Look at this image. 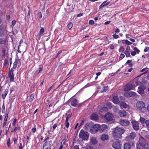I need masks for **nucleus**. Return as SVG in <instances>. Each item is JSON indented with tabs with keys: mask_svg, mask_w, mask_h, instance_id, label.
Returning a JSON list of instances; mask_svg holds the SVG:
<instances>
[{
	"mask_svg": "<svg viewBox=\"0 0 149 149\" xmlns=\"http://www.w3.org/2000/svg\"><path fill=\"white\" fill-rule=\"evenodd\" d=\"M5 30L2 27L0 26V36L2 37L4 35Z\"/></svg>",
	"mask_w": 149,
	"mask_h": 149,
	"instance_id": "obj_19",
	"label": "nucleus"
},
{
	"mask_svg": "<svg viewBox=\"0 0 149 149\" xmlns=\"http://www.w3.org/2000/svg\"><path fill=\"white\" fill-rule=\"evenodd\" d=\"M118 114L120 117L125 116L126 114V112L123 110H120L118 112Z\"/></svg>",
	"mask_w": 149,
	"mask_h": 149,
	"instance_id": "obj_15",
	"label": "nucleus"
},
{
	"mask_svg": "<svg viewBox=\"0 0 149 149\" xmlns=\"http://www.w3.org/2000/svg\"><path fill=\"white\" fill-rule=\"evenodd\" d=\"M143 146L139 143H138L136 145L137 149H141V148L143 147Z\"/></svg>",
	"mask_w": 149,
	"mask_h": 149,
	"instance_id": "obj_25",
	"label": "nucleus"
},
{
	"mask_svg": "<svg viewBox=\"0 0 149 149\" xmlns=\"http://www.w3.org/2000/svg\"><path fill=\"white\" fill-rule=\"evenodd\" d=\"M142 149H148L146 145L145 146H143V148Z\"/></svg>",
	"mask_w": 149,
	"mask_h": 149,
	"instance_id": "obj_64",
	"label": "nucleus"
},
{
	"mask_svg": "<svg viewBox=\"0 0 149 149\" xmlns=\"http://www.w3.org/2000/svg\"><path fill=\"white\" fill-rule=\"evenodd\" d=\"M17 62H18L17 60L16 59L13 63V65H17Z\"/></svg>",
	"mask_w": 149,
	"mask_h": 149,
	"instance_id": "obj_58",
	"label": "nucleus"
},
{
	"mask_svg": "<svg viewBox=\"0 0 149 149\" xmlns=\"http://www.w3.org/2000/svg\"><path fill=\"white\" fill-rule=\"evenodd\" d=\"M65 123H66V127L68 128L69 126V123L68 122V121H65Z\"/></svg>",
	"mask_w": 149,
	"mask_h": 149,
	"instance_id": "obj_52",
	"label": "nucleus"
},
{
	"mask_svg": "<svg viewBox=\"0 0 149 149\" xmlns=\"http://www.w3.org/2000/svg\"><path fill=\"white\" fill-rule=\"evenodd\" d=\"M112 102L114 104H118L119 102V100L118 96H114L113 98Z\"/></svg>",
	"mask_w": 149,
	"mask_h": 149,
	"instance_id": "obj_14",
	"label": "nucleus"
},
{
	"mask_svg": "<svg viewBox=\"0 0 149 149\" xmlns=\"http://www.w3.org/2000/svg\"><path fill=\"white\" fill-rule=\"evenodd\" d=\"M77 100L76 99H74L71 102V104L72 105L74 106L76 105L77 103Z\"/></svg>",
	"mask_w": 149,
	"mask_h": 149,
	"instance_id": "obj_24",
	"label": "nucleus"
},
{
	"mask_svg": "<svg viewBox=\"0 0 149 149\" xmlns=\"http://www.w3.org/2000/svg\"><path fill=\"white\" fill-rule=\"evenodd\" d=\"M43 149H50V147H43Z\"/></svg>",
	"mask_w": 149,
	"mask_h": 149,
	"instance_id": "obj_63",
	"label": "nucleus"
},
{
	"mask_svg": "<svg viewBox=\"0 0 149 149\" xmlns=\"http://www.w3.org/2000/svg\"><path fill=\"white\" fill-rule=\"evenodd\" d=\"M57 124H54L53 126V128L54 130L56 127L57 126Z\"/></svg>",
	"mask_w": 149,
	"mask_h": 149,
	"instance_id": "obj_55",
	"label": "nucleus"
},
{
	"mask_svg": "<svg viewBox=\"0 0 149 149\" xmlns=\"http://www.w3.org/2000/svg\"><path fill=\"white\" fill-rule=\"evenodd\" d=\"M124 149H131V146L129 143H126L124 145Z\"/></svg>",
	"mask_w": 149,
	"mask_h": 149,
	"instance_id": "obj_20",
	"label": "nucleus"
},
{
	"mask_svg": "<svg viewBox=\"0 0 149 149\" xmlns=\"http://www.w3.org/2000/svg\"><path fill=\"white\" fill-rule=\"evenodd\" d=\"M41 35H40V34H39V35H37L36 36L37 38L39 40H40L41 37Z\"/></svg>",
	"mask_w": 149,
	"mask_h": 149,
	"instance_id": "obj_61",
	"label": "nucleus"
},
{
	"mask_svg": "<svg viewBox=\"0 0 149 149\" xmlns=\"http://www.w3.org/2000/svg\"><path fill=\"white\" fill-rule=\"evenodd\" d=\"M139 143L143 145V146H145L146 144V140L142 136L139 137Z\"/></svg>",
	"mask_w": 149,
	"mask_h": 149,
	"instance_id": "obj_9",
	"label": "nucleus"
},
{
	"mask_svg": "<svg viewBox=\"0 0 149 149\" xmlns=\"http://www.w3.org/2000/svg\"><path fill=\"white\" fill-rule=\"evenodd\" d=\"M8 93V91H5L4 94L2 95V97L3 99H4L5 98Z\"/></svg>",
	"mask_w": 149,
	"mask_h": 149,
	"instance_id": "obj_33",
	"label": "nucleus"
},
{
	"mask_svg": "<svg viewBox=\"0 0 149 149\" xmlns=\"http://www.w3.org/2000/svg\"><path fill=\"white\" fill-rule=\"evenodd\" d=\"M124 95L126 97H130V96L129 95V92H125L124 93Z\"/></svg>",
	"mask_w": 149,
	"mask_h": 149,
	"instance_id": "obj_34",
	"label": "nucleus"
},
{
	"mask_svg": "<svg viewBox=\"0 0 149 149\" xmlns=\"http://www.w3.org/2000/svg\"><path fill=\"white\" fill-rule=\"evenodd\" d=\"M54 87V86H53V85H52V86L51 87H50V88H49L47 90V92H49V91H50V90H51V89H52V88H53V87Z\"/></svg>",
	"mask_w": 149,
	"mask_h": 149,
	"instance_id": "obj_57",
	"label": "nucleus"
},
{
	"mask_svg": "<svg viewBox=\"0 0 149 149\" xmlns=\"http://www.w3.org/2000/svg\"><path fill=\"white\" fill-rule=\"evenodd\" d=\"M129 95L130 96V97L132 96H135L136 94L135 93L132 92V91H129Z\"/></svg>",
	"mask_w": 149,
	"mask_h": 149,
	"instance_id": "obj_28",
	"label": "nucleus"
},
{
	"mask_svg": "<svg viewBox=\"0 0 149 149\" xmlns=\"http://www.w3.org/2000/svg\"><path fill=\"white\" fill-rule=\"evenodd\" d=\"M8 114H6V116L4 118V120L5 121H6L7 120L8 117Z\"/></svg>",
	"mask_w": 149,
	"mask_h": 149,
	"instance_id": "obj_51",
	"label": "nucleus"
},
{
	"mask_svg": "<svg viewBox=\"0 0 149 149\" xmlns=\"http://www.w3.org/2000/svg\"><path fill=\"white\" fill-rule=\"evenodd\" d=\"M73 26V24L71 22L69 23L68 25V27L69 29H70Z\"/></svg>",
	"mask_w": 149,
	"mask_h": 149,
	"instance_id": "obj_30",
	"label": "nucleus"
},
{
	"mask_svg": "<svg viewBox=\"0 0 149 149\" xmlns=\"http://www.w3.org/2000/svg\"><path fill=\"white\" fill-rule=\"evenodd\" d=\"M91 125V124L90 123L87 124H86L85 126L87 128L89 129L90 128ZM91 128L90 130H92L93 132H96L99 131L100 132H102L107 130L108 129V127L105 124L100 125L99 124H96L93 127H91Z\"/></svg>",
	"mask_w": 149,
	"mask_h": 149,
	"instance_id": "obj_1",
	"label": "nucleus"
},
{
	"mask_svg": "<svg viewBox=\"0 0 149 149\" xmlns=\"http://www.w3.org/2000/svg\"><path fill=\"white\" fill-rule=\"evenodd\" d=\"M89 23L91 25H92L94 24V22L93 20H90L89 21Z\"/></svg>",
	"mask_w": 149,
	"mask_h": 149,
	"instance_id": "obj_48",
	"label": "nucleus"
},
{
	"mask_svg": "<svg viewBox=\"0 0 149 149\" xmlns=\"http://www.w3.org/2000/svg\"><path fill=\"white\" fill-rule=\"evenodd\" d=\"M10 139H8L7 140V146L8 147H10Z\"/></svg>",
	"mask_w": 149,
	"mask_h": 149,
	"instance_id": "obj_44",
	"label": "nucleus"
},
{
	"mask_svg": "<svg viewBox=\"0 0 149 149\" xmlns=\"http://www.w3.org/2000/svg\"><path fill=\"white\" fill-rule=\"evenodd\" d=\"M8 77L10 79V81H13L14 79V76L13 72H12L11 70L9 71V73L8 74Z\"/></svg>",
	"mask_w": 149,
	"mask_h": 149,
	"instance_id": "obj_13",
	"label": "nucleus"
},
{
	"mask_svg": "<svg viewBox=\"0 0 149 149\" xmlns=\"http://www.w3.org/2000/svg\"><path fill=\"white\" fill-rule=\"evenodd\" d=\"M90 118L92 120H97V116L95 113H93L90 116Z\"/></svg>",
	"mask_w": 149,
	"mask_h": 149,
	"instance_id": "obj_16",
	"label": "nucleus"
},
{
	"mask_svg": "<svg viewBox=\"0 0 149 149\" xmlns=\"http://www.w3.org/2000/svg\"><path fill=\"white\" fill-rule=\"evenodd\" d=\"M112 146L115 149H121V146L119 141H116L113 142L112 144Z\"/></svg>",
	"mask_w": 149,
	"mask_h": 149,
	"instance_id": "obj_5",
	"label": "nucleus"
},
{
	"mask_svg": "<svg viewBox=\"0 0 149 149\" xmlns=\"http://www.w3.org/2000/svg\"><path fill=\"white\" fill-rule=\"evenodd\" d=\"M148 51H149V47H146L144 49V52H146Z\"/></svg>",
	"mask_w": 149,
	"mask_h": 149,
	"instance_id": "obj_47",
	"label": "nucleus"
},
{
	"mask_svg": "<svg viewBox=\"0 0 149 149\" xmlns=\"http://www.w3.org/2000/svg\"><path fill=\"white\" fill-rule=\"evenodd\" d=\"M145 123L147 127H149V120H146Z\"/></svg>",
	"mask_w": 149,
	"mask_h": 149,
	"instance_id": "obj_38",
	"label": "nucleus"
},
{
	"mask_svg": "<svg viewBox=\"0 0 149 149\" xmlns=\"http://www.w3.org/2000/svg\"><path fill=\"white\" fill-rule=\"evenodd\" d=\"M136 52L135 51H132L131 52V54L132 56H134L136 54Z\"/></svg>",
	"mask_w": 149,
	"mask_h": 149,
	"instance_id": "obj_42",
	"label": "nucleus"
},
{
	"mask_svg": "<svg viewBox=\"0 0 149 149\" xmlns=\"http://www.w3.org/2000/svg\"><path fill=\"white\" fill-rule=\"evenodd\" d=\"M38 15L40 18H41L42 17V16L41 12H38Z\"/></svg>",
	"mask_w": 149,
	"mask_h": 149,
	"instance_id": "obj_50",
	"label": "nucleus"
},
{
	"mask_svg": "<svg viewBox=\"0 0 149 149\" xmlns=\"http://www.w3.org/2000/svg\"><path fill=\"white\" fill-rule=\"evenodd\" d=\"M8 58H6L4 61V66H7L8 65Z\"/></svg>",
	"mask_w": 149,
	"mask_h": 149,
	"instance_id": "obj_26",
	"label": "nucleus"
},
{
	"mask_svg": "<svg viewBox=\"0 0 149 149\" xmlns=\"http://www.w3.org/2000/svg\"><path fill=\"white\" fill-rule=\"evenodd\" d=\"M107 106L109 107V108H111L112 106V104L110 103H108L107 104Z\"/></svg>",
	"mask_w": 149,
	"mask_h": 149,
	"instance_id": "obj_40",
	"label": "nucleus"
},
{
	"mask_svg": "<svg viewBox=\"0 0 149 149\" xmlns=\"http://www.w3.org/2000/svg\"><path fill=\"white\" fill-rule=\"evenodd\" d=\"M125 132V130L121 127H116L114 130L113 132V138L116 140H118L119 139H121V135Z\"/></svg>",
	"mask_w": 149,
	"mask_h": 149,
	"instance_id": "obj_2",
	"label": "nucleus"
},
{
	"mask_svg": "<svg viewBox=\"0 0 149 149\" xmlns=\"http://www.w3.org/2000/svg\"><path fill=\"white\" fill-rule=\"evenodd\" d=\"M113 36L115 39H117L119 37L118 35L116 34L113 35Z\"/></svg>",
	"mask_w": 149,
	"mask_h": 149,
	"instance_id": "obj_46",
	"label": "nucleus"
},
{
	"mask_svg": "<svg viewBox=\"0 0 149 149\" xmlns=\"http://www.w3.org/2000/svg\"><path fill=\"white\" fill-rule=\"evenodd\" d=\"M132 125L133 128L135 130H138L139 129V127L138 123L135 121H132Z\"/></svg>",
	"mask_w": 149,
	"mask_h": 149,
	"instance_id": "obj_8",
	"label": "nucleus"
},
{
	"mask_svg": "<svg viewBox=\"0 0 149 149\" xmlns=\"http://www.w3.org/2000/svg\"><path fill=\"white\" fill-rule=\"evenodd\" d=\"M125 48L123 47H121L119 49V51L120 52H123Z\"/></svg>",
	"mask_w": 149,
	"mask_h": 149,
	"instance_id": "obj_37",
	"label": "nucleus"
},
{
	"mask_svg": "<svg viewBox=\"0 0 149 149\" xmlns=\"http://www.w3.org/2000/svg\"><path fill=\"white\" fill-rule=\"evenodd\" d=\"M120 106L121 107H123L124 108H126L127 107V104L123 102H122L120 103Z\"/></svg>",
	"mask_w": 149,
	"mask_h": 149,
	"instance_id": "obj_22",
	"label": "nucleus"
},
{
	"mask_svg": "<svg viewBox=\"0 0 149 149\" xmlns=\"http://www.w3.org/2000/svg\"><path fill=\"white\" fill-rule=\"evenodd\" d=\"M136 134L134 132H132L131 133L130 135V137L131 139H134L136 136Z\"/></svg>",
	"mask_w": 149,
	"mask_h": 149,
	"instance_id": "obj_21",
	"label": "nucleus"
},
{
	"mask_svg": "<svg viewBox=\"0 0 149 149\" xmlns=\"http://www.w3.org/2000/svg\"><path fill=\"white\" fill-rule=\"evenodd\" d=\"M108 109L107 107H104L101 109L100 111H101L102 110L105 111H108Z\"/></svg>",
	"mask_w": 149,
	"mask_h": 149,
	"instance_id": "obj_32",
	"label": "nucleus"
},
{
	"mask_svg": "<svg viewBox=\"0 0 149 149\" xmlns=\"http://www.w3.org/2000/svg\"><path fill=\"white\" fill-rule=\"evenodd\" d=\"M32 132H33V133H34L36 131V128H33L32 129Z\"/></svg>",
	"mask_w": 149,
	"mask_h": 149,
	"instance_id": "obj_62",
	"label": "nucleus"
},
{
	"mask_svg": "<svg viewBox=\"0 0 149 149\" xmlns=\"http://www.w3.org/2000/svg\"><path fill=\"white\" fill-rule=\"evenodd\" d=\"M133 88V85L131 84H128L127 85L125 88L126 91H130L132 90Z\"/></svg>",
	"mask_w": 149,
	"mask_h": 149,
	"instance_id": "obj_12",
	"label": "nucleus"
},
{
	"mask_svg": "<svg viewBox=\"0 0 149 149\" xmlns=\"http://www.w3.org/2000/svg\"><path fill=\"white\" fill-rule=\"evenodd\" d=\"M104 118L107 122H110L113 120V116L111 113L107 112L105 114Z\"/></svg>",
	"mask_w": 149,
	"mask_h": 149,
	"instance_id": "obj_4",
	"label": "nucleus"
},
{
	"mask_svg": "<svg viewBox=\"0 0 149 149\" xmlns=\"http://www.w3.org/2000/svg\"><path fill=\"white\" fill-rule=\"evenodd\" d=\"M145 103L142 101L138 102L136 105V108L140 110L142 108H145Z\"/></svg>",
	"mask_w": 149,
	"mask_h": 149,
	"instance_id": "obj_7",
	"label": "nucleus"
},
{
	"mask_svg": "<svg viewBox=\"0 0 149 149\" xmlns=\"http://www.w3.org/2000/svg\"><path fill=\"white\" fill-rule=\"evenodd\" d=\"M20 130V127H15V128L11 132H15L17 131V130Z\"/></svg>",
	"mask_w": 149,
	"mask_h": 149,
	"instance_id": "obj_35",
	"label": "nucleus"
},
{
	"mask_svg": "<svg viewBox=\"0 0 149 149\" xmlns=\"http://www.w3.org/2000/svg\"><path fill=\"white\" fill-rule=\"evenodd\" d=\"M79 138H82L83 140H86L88 139L89 137L88 133L81 130L79 132Z\"/></svg>",
	"mask_w": 149,
	"mask_h": 149,
	"instance_id": "obj_3",
	"label": "nucleus"
},
{
	"mask_svg": "<svg viewBox=\"0 0 149 149\" xmlns=\"http://www.w3.org/2000/svg\"><path fill=\"white\" fill-rule=\"evenodd\" d=\"M134 50L136 51L138 54L140 52V50L136 47H135L134 48Z\"/></svg>",
	"mask_w": 149,
	"mask_h": 149,
	"instance_id": "obj_39",
	"label": "nucleus"
},
{
	"mask_svg": "<svg viewBox=\"0 0 149 149\" xmlns=\"http://www.w3.org/2000/svg\"><path fill=\"white\" fill-rule=\"evenodd\" d=\"M61 52H62V51H61V50L59 51L58 52V53H57V54L56 56V58L59 55V54H60L61 53Z\"/></svg>",
	"mask_w": 149,
	"mask_h": 149,
	"instance_id": "obj_54",
	"label": "nucleus"
},
{
	"mask_svg": "<svg viewBox=\"0 0 149 149\" xmlns=\"http://www.w3.org/2000/svg\"><path fill=\"white\" fill-rule=\"evenodd\" d=\"M44 31V29L43 28H41L39 34L40 35H42Z\"/></svg>",
	"mask_w": 149,
	"mask_h": 149,
	"instance_id": "obj_36",
	"label": "nucleus"
},
{
	"mask_svg": "<svg viewBox=\"0 0 149 149\" xmlns=\"http://www.w3.org/2000/svg\"><path fill=\"white\" fill-rule=\"evenodd\" d=\"M126 44L127 45H131L132 43L129 41L128 40H126Z\"/></svg>",
	"mask_w": 149,
	"mask_h": 149,
	"instance_id": "obj_43",
	"label": "nucleus"
},
{
	"mask_svg": "<svg viewBox=\"0 0 149 149\" xmlns=\"http://www.w3.org/2000/svg\"><path fill=\"white\" fill-rule=\"evenodd\" d=\"M83 149H92L91 147L90 146H87L83 148Z\"/></svg>",
	"mask_w": 149,
	"mask_h": 149,
	"instance_id": "obj_45",
	"label": "nucleus"
},
{
	"mask_svg": "<svg viewBox=\"0 0 149 149\" xmlns=\"http://www.w3.org/2000/svg\"><path fill=\"white\" fill-rule=\"evenodd\" d=\"M125 57V55L124 54H121L120 55V57L122 58H123Z\"/></svg>",
	"mask_w": 149,
	"mask_h": 149,
	"instance_id": "obj_60",
	"label": "nucleus"
},
{
	"mask_svg": "<svg viewBox=\"0 0 149 149\" xmlns=\"http://www.w3.org/2000/svg\"><path fill=\"white\" fill-rule=\"evenodd\" d=\"M73 149H79L78 146L77 145L75 146L73 148Z\"/></svg>",
	"mask_w": 149,
	"mask_h": 149,
	"instance_id": "obj_59",
	"label": "nucleus"
},
{
	"mask_svg": "<svg viewBox=\"0 0 149 149\" xmlns=\"http://www.w3.org/2000/svg\"><path fill=\"white\" fill-rule=\"evenodd\" d=\"M52 143V142L51 141H46L44 143L43 147H50Z\"/></svg>",
	"mask_w": 149,
	"mask_h": 149,
	"instance_id": "obj_18",
	"label": "nucleus"
},
{
	"mask_svg": "<svg viewBox=\"0 0 149 149\" xmlns=\"http://www.w3.org/2000/svg\"><path fill=\"white\" fill-rule=\"evenodd\" d=\"M119 123L121 125L124 126H127L130 124V122L128 120L126 119L120 120Z\"/></svg>",
	"mask_w": 149,
	"mask_h": 149,
	"instance_id": "obj_6",
	"label": "nucleus"
},
{
	"mask_svg": "<svg viewBox=\"0 0 149 149\" xmlns=\"http://www.w3.org/2000/svg\"><path fill=\"white\" fill-rule=\"evenodd\" d=\"M4 42V41L2 39L0 38V44H3Z\"/></svg>",
	"mask_w": 149,
	"mask_h": 149,
	"instance_id": "obj_56",
	"label": "nucleus"
},
{
	"mask_svg": "<svg viewBox=\"0 0 149 149\" xmlns=\"http://www.w3.org/2000/svg\"><path fill=\"white\" fill-rule=\"evenodd\" d=\"M71 116H72V114H68L67 115V116L66 117V119L65 121H68V120L70 119Z\"/></svg>",
	"mask_w": 149,
	"mask_h": 149,
	"instance_id": "obj_29",
	"label": "nucleus"
},
{
	"mask_svg": "<svg viewBox=\"0 0 149 149\" xmlns=\"http://www.w3.org/2000/svg\"><path fill=\"white\" fill-rule=\"evenodd\" d=\"M34 97V94H31L30 97L29 98L28 100V101L29 102H31L33 100Z\"/></svg>",
	"mask_w": 149,
	"mask_h": 149,
	"instance_id": "obj_23",
	"label": "nucleus"
},
{
	"mask_svg": "<svg viewBox=\"0 0 149 149\" xmlns=\"http://www.w3.org/2000/svg\"><path fill=\"white\" fill-rule=\"evenodd\" d=\"M109 3H110L109 2H108L107 3H106L105 4V5H103L102 4L100 6V8H102L104 6H105L109 4Z\"/></svg>",
	"mask_w": 149,
	"mask_h": 149,
	"instance_id": "obj_41",
	"label": "nucleus"
},
{
	"mask_svg": "<svg viewBox=\"0 0 149 149\" xmlns=\"http://www.w3.org/2000/svg\"><path fill=\"white\" fill-rule=\"evenodd\" d=\"M91 142L93 144V145L97 143V141L94 138H92L91 139Z\"/></svg>",
	"mask_w": 149,
	"mask_h": 149,
	"instance_id": "obj_27",
	"label": "nucleus"
},
{
	"mask_svg": "<svg viewBox=\"0 0 149 149\" xmlns=\"http://www.w3.org/2000/svg\"><path fill=\"white\" fill-rule=\"evenodd\" d=\"M146 87L142 85L140 86L138 89L139 90L138 91V93L140 94H143L144 93V90L146 89Z\"/></svg>",
	"mask_w": 149,
	"mask_h": 149,
	"instance_id": "obj_10",
	"label": "nucleus"
},
{
	"mask_svg": "<svg viewBox=\"0 0 149 149\" xmlns=\"http://www.w3.org/2000/svg\"><path fill=\"white\" fill-rule=\"evenodd\" d=\"M130 47L127 46V47L126 50L124 52V53L126 55L127 57L130 56Z\"/></svg>",
	"mask_w": 149,
	"mask_h": 149,
	"instance_id": "obj_11",
	"label": "nucleus"
},
{
	"mask_svg": "<svg viewBox=\"0 0 149 149\" xmlns=\"http://www.w3.org/2000/svg\"><path fill=\"white\" fill-rule=\"evenodd\" d=\"M145 119L141 117L140 118V121L141 123H144L145 121Z\"/></svg>",
	"mask_w": 149,
	"mask_h": 149,
	"instance_id": "obj_31",
	"label": "nucleus"
},
{
	"mask_svg": "<svg viewBox=\"0 0 149 149\" xmlns=\"http://www.w3.org/2000/svg\"><path fill=\"white\" fill-rule=\"evenodd\" d=\"M16 22L15 20H13L12 22V24L13 26L15 25L16 24Z\"/></svg>",
	"mask_w": 149,
	"mask_h": 149,
	"instance_id": "obj_53",
	"label": "nucleus"
},
{
	"mask_svg": "<svg viewBox=\"0 0 149 149\" xmlns=\"http://www.w3.org/2000/svg\"><path fill=\"white\" fill-rule=\"evenodd\" d=\"M16 121H17V119L16 118H15L14 119L13 121V125L15 126V124H16Z\"/></svg>",
	"mask_w": 149,
	"mask_h": 149,
	"instance_id": "obj_49",
	"label": "nucleus"
},
{
	"mask_svg": "<svg viewBox=\"0 0 149 149\" xmlns=\"http://www.w3.org/2000/svg\"><path fill=\"white\" fill-rule=\"evenodd\" d=\"M108 136L106 134H102L101 137V139L103 141H104L105 140H107L108 139Z\"/></svg>",
	"mask_w": 149,
	"mask_h": 149,
	"instance_id": "obj_17",
	"label": "nucleus"
}]
</instances>
